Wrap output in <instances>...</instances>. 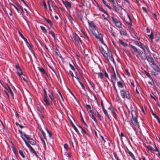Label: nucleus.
I'll return each instance as SVG.
<instances>
[{
    "instance_id": "9b49d317",
    "label": "nucleus",
    "mask_w": 160,
    "mask_h": 160,
    "mask_svg": "<svg viewBox=\"0 0 160 160\" xmlns=\"http://www.w3.org/2000/svg\"><path fill=\"white\" fill-rule=\"evenodd\" d=\"M43 91H44V99H43L44 101V102L46 103V104L47 105H49L50 104V103L49 102L48 100V96H47V94L46 91L45 89H43Z\"/></svg>"
},
{
    "instance_id": "052dcab7",
    "label": "nucleus",
    "mask_w": 160,
    "mask_h": 160,
    "mask_svg": "<svg viewBox=\"0 0 160 160\" xmlns=\"http://www.w3.org/2000/svg\"><path fill=\"white\" fill-rule=\"evenodd\" d=\"M104 75L107 78H108V74L106 72H105L104 73Z\"/></svg>"
},
{
    "instance_id": "3c124183",
    "label": "nucleus",
    "mask_w": 160,
    "mask_h": 160,
    "mask_svg": "<svg viewBox=\"0 0 160 160\" xmlns=\"http://www.w3.org/2000/svg\"><path fill=\"white\" fill-rule=\"evenodd\" d=\"M91 87L92 88H94V84L92 82H89Z\"/></svg>"
},
{
    "instance_id": "a878e982",
    "label": "nucleus",
    "mask_w": 160,
    "mask_h": 160,
    "mask_svg": "<svg viewBox=\"0 0 160 160\" xmlns=\"http://www.w3.org/2000/svg\"><path fill=\"white\" fill-rule=\"evenodd\" d=\"M128 21L127 22V23L129 25H131V24H132V20H131V18L130 16L128 15Z\"/></svg>"
},
{
    "instance_id": "37998d69",
    "label": "nucleus",
    "mask_w": 160,
    "mask_h": 160,
    "mask_svg": "<svg viewBox=\"0 0 160 160\" xmlns=\"http://www.w3.org/2000/svg\"><path fill=\"white\" fill-rule=\"evenodd\" d=\"M113 85L114 86V90H115V91H116V93L118 94V90L117 89L115 86V82H113Z\"/></svg>"
},
{
    "instance_id": "f257e3e1",
    "label": "nucleus",
    "mask_w": 160,
    "mask_h": 160,
    "mask_svg": "<svg viewBox=\"0 0 160 160\" xmlns=\"http://www.w3.org/2000/svg\"><path fill=\"white\" fill-rule=\"evenodd\" d=\"M88 24L93 34L96 38L99 39L102 43L103 42L102 36L101 33H99L97 30V28L92 21L88 22Z\"/></svg>"
},
{
    "instance_id": "6e6552de",
    "label": "nucleus",
    "mask_w": 160,
    "mask_h": 160,
    "mask_svg": "<svg viewBox=\"0 0 160 160\" xmlns=\"http://www.w3.org/2000/svg\"><path fill=\"white\" fill-rule=\"evenodd\" d=\"M48 91L49 93L48 94V96L51 100V103H53L55 104L56 101L53 97L52 91L50 90H49Z\"/></svg>"
},
{
    "instance_id": "2eb2a0df",
    "label": "nucleus",
    "mask_w": 160,
    "mask_h": 160,
    "mask_svg": "<svg viewBox=\"0 0 160 160\" xmlns=\"http://www.w3.org/2000/svg\"><path fill=\"white\" fill-rule=\"evenodd\" d=\"M151 66L153 69L158 72L157 74H158V73L160 72V68L155 63H154V64H153Z\"/></svg>"
},
{
    "instance_id": "338daca9",
    "label": "nucleus",
    "mask_w": 160,
    "mask_h": 160,
    "mask_svg": "<svg viewBox=\"0 0 160 160\" xmlns=\"http://www.w3.org/2000/svg\"><path fill=\"white\" fill-rule=\"evenodd\" d=\"M40 130L41 132H42V134L44 136L45 135V133L43 131V130L41 128L40 129Z\"/></svg>"
},
{
    "instance_id": "5701e85b",
    "label": "nucleus",
    "mask_w": 160,
    "mask_h": 160,
    "mask_svg": "<svg viewBox=\"0 0 160 160\" xmlns=\"http://www.w3.org/2000/svg\"><path fill=\"white\" fill-rule=\"evenodd\" d=\"M98 9L100 10V11H101L103 12L104 13L108 15V13H107L105 10H104L100 6L98 5Z\"/></svg>"
},
{
    "instance_id": "4468645a",
    "label": "nucleus",
    "mask_w": 160,
    "mask_h": 160,
    "mask_svg": "<svg viewBox=\"0 0 160 160\" xmlns=\"http://www.w3.org/2000/svg\"><path fill=\"white\" fill-rule=\"evenodd\" d=\"M62 2L67 9H69L71 8V4L70 2L67 1H64L63 0L62 1Z\"/></svg>"
},
{
    "instance_id": "de8ad7c7",
    "label": "nucleus",
    "mask_w": 160,
    "mask_h": 160,
    "mask_svg": "<svg viewBox=\"0 0 160 160\" xmlns=\"http://www.w3.org/2000/svg\"><path fill=\"white\" fill-rule=\"evenodd\" d=\"M19 33L20 34V35L21 36V38H23L25 41H26L27 42V41L26 39L23 36V35H22V34L20 32H19Z\"/></svg>"
},
{
    "instance_id": "dca6fc26",
    "label": "nucleus",
    "mask_w": 160,
    "mask_h": 160,
    "mask_svg": "<svg viewBox=\"0 0 160 160\" xmlns=\"http://www.w3.org/2000/svg\"><path fill=\"white\" fill-rule=\"evenodd\" d=\"M73 38L74 39L77 41L79 44L80 43H81V40L79 37L78 35L76 34H75L73 35Z\"/></svg>"
},
{
    "instance_id": "f704fd0d",
    "label": "nucleus",
    "mask_w": 160,
    "mask_h": 160,
    "mask_svg": "<svg viewBox=\"0 0 160 160\" xmlns=\"http://www.w3.org/2000/svg\"><path fill=\"white\" fill-rule=\"evenodd\" d=\"M145 73L147 75V76L149 78L151 79L153 81V80L150 74L148 72L145 71Z\"/></svg>"
},
{
    "instance_id": "bf43d9fd",
    "label": "nucleus",
    "mask_w": 160,
    "mask_h": 160,
    "mask_svg": "<svg viewBox=\"0 0 160 160\" xmlns=\"http://www.w3.org/2000/svg\"><path fill=\"white\" fill-rule=\"evenodd\" d=\"M43 5L44 6V7L45 8V9H47L46 4L44 1L43 2Z\"/></svg>"
},
{
    "instance_id": "a18cd8bd",
    "label": "nucleus",
    "mask_w": 160,
    "mask_h": 160,
    "mask_svg": "<svg viewBox=\"0 0 160 160\" xmlns=\"http://www.w3.org/2000/svg\"><path fill=\"white\" fill-rule=\"evenodd\" d=\"M152 114L154 116V117L157 119L158 120H159V119L158 118V117L155 114L153 111L152 112Z\"/></svg>"
},
{
    "instance_id": "7ed1b4c3",
    "label": "nucleus",
    "mask_w": 160,
    "mask_h": 160,
    "mask_svg": "<svg viewBox=\"0 0 160 160\" xmlns=\"http://www.w3.org/2000/svg\"><path fill=\"white\" fill-rule=\"evenodd\" d=\"M100 50L103 55L105 58H106L108 60H109L112 62H114V59L112 54L111 52L108 50L107 47L105 49L101 48Z\"/></svg>"
},
{
    "instance_id": "4d7b16f0",
    "label": "nucleus",
    "mask_w": 160,
    "mask_h": 160,
    "mask_svg": "<svg viewBox=\"0 0 160 160\" xmlns=\"http://www.w3.org/2000/svg\"><path fill=\"white\" fill-rule=\"evenodd\" d=\"M15 68L17 69H19V70H20V67L19 66L18 64V65H16V66H15Z\"/></svg>"
},
{
    "instance_id": "e433bc0d",
    "label": "nucleus",
    "mask_w": 160,
    "mask_h": 160,
    "mask_svg": "<svg viewBox=\"0 0 160 160\" xmlns=\"http://www.w3.org/2000/svg\"><path fill=\"white\" fill-rule=\"evenodd\" d=\"M100 139L102 141V142H101L102 144H103L105 142V141L104 139V138H103V137L102 136H100Z\"/></svg>"
},
{
    "instance_id": "e2e57ef3",
    "label": "nucleus",
    "mask_w": 160,
    "mask_h": 160,
    "mask_svg": "<svg viewBox=\"0 0 160 160\" xmlns=\"http://www.w3.org/2000/svg\"><path fill=\"white\" fill-rule=\"evenodd\" d=\"M108 1L109 2H112V5L115 3L113 0H108Z\"/></svg>"
},
{
    "instance_id": "9d476101",
    "label": "nucleus",
    "mask_w": 160,
    "mask_h": 160,
    "mask_svg": "<svg viewBox=\"0 0 160 160\" xmlns=\"http://www.w3.org/2000/svg\"><path fill=\"white\" fill-rule=\"evenodd\" d=\"M22 139L24 141L27 146L30 149L31 152H33L36 157H37V154L34 150L32 148L31 145L28 143V142H27L24 138H22Z\"/></svg>"
},
{
    "instance_id": "680f3d73",
    "label": "nucleus",
    "mask_w": 160,
    "mask_h": 160,
    "mask_svg": "<svg viewBox=\"0 0 160 160\" xmlns=\"http://www.w3.org/2000/svg\"><path fill=\"white\" fill-rule=\"evenodd\" d=\"M89 113L90 115H91L92 114V110L91 109L89 110Z\"/></svg>"
},
{
    "instance_id": "09e8293b",
    "label": "nucleus",
    "mask_w": 160,
    "mask_h": 160,
    "mask_svg": "<svg viewBox=\"0 0 160 160\" xmlns=\"http://www.w3.org/2000/svg\"><path fill=\"white\" fill-rule=\"evenodd\" d=\"M141 43V42L138 41H136L135 42V44L138 46H139V44H140Z\"/></svg>"
},
{
    "instance_id": "603ef678",
    "label": "nucleus",
    "mask_w": 160,
    "mask_h": 160,
    "mask_svg": "<svg viewBox=\"0 0 160 160\" xmlns=\"http://www.w3.org/2000/svg\"><path fill=\"white\" fill-rule=\"evenodd\" d=\"M69 74L71 75V76H72V78H73L74 77V75H73V72H72V71H69Z\"/></svg>"
},
{
    "instance_id": "58836bf2",
    "label": "nucleus",
    "mask_w": 160,
    "mask_h": 160,
    "mask_svg": "<svg viewBox=\"0 0 160 160\" xmlns=\"http://www.w3.org/2000/svg\"><path fill=\"white\" fill-rule=\"evenodd\" d=\"M49 33L50 34H51L52 36L54 38V39L55 38V35L54 33V32H52V31H49Z\"/></svg>"
},
{
    "instance_id": "6ab92c4d",
    "label": "nucleus",
    "mask_w": 160,
    "mask_h": 160,
    "mask_svg": "<svg viewBox=\"0 0 160 160\" xmlns=\"http://www.w3.org/2000/svg\"><path fill=\"white\" fill-rule=\"evenodd\" d=\"M127 152L128 155L131 157L132 159H135L134 156L131 152L128 149Z\"/></svg>"
},
{
    "instance_id": "a211bd4d",
    "label": "nucleus",
    "mask_w": 160,
    "mask_h": 160,
    "mask_svg": "<svg viewBox=\"0 0 160 160\" xmlns=\"http://www.w3.org/2000/svg\"><path fill=\"white\" fill-rule=\"evenodd\" d=\"M117 85L119 88H122L124 86H125V84L123 81H118L117 82Z\"/></svg>"
},
{
    "instance_id": "2f4dec72",
    "label": "nucleus",
    "mask_w": 160,
    "mask_h": 160,
    "mask_svg": "<svg viewBox=\"0 0 160 160\" xmlns=\"http://www.w3.org/2000/svg\"><path fill=\"white\" fill-rule=\"evenodd\" d=\"M45 20L50 25L52 26V22L49 19H47L46 18H45Z\"/></svg>"
},
{
    "instance_id": "ddd939ff",
    "label": "nucleus",
    "mask_w": 160,
    "mask_h": 160,
    "mask_svg": "<svg viewBox=\"0 0 160 160\" xmlns=\"http://www.w3.org/2000/svg\"><path fill=\"white\" fill-rule=\"evenodd\" d=\"M112 6L115 11L118 12H119L120 9L121 8V6L120 5H119L118 4H116L115 3L112 5Z\"/></svg>"
},
{
    "instance_id": "13d9d810",
    "label": "nucleus",
    "mask_w": 160,
    "mask_h": 160,
    "mask_svg": "<svg viewBox=\"0 0 160 160\" xmlns=\"http://www.w3.org/2000/svg\"><path fill=\"white\" fill-rule=\"evenodd\" d=\"M80 84V85H81L82 88L84 89V90H85V88H84V85H83V84L81 82L79 83Z\"/></svg>"
},
{
    "instance_id": "7c9ffc66",
    "label": "nucleus",
    "mask_w": 160,
    "mask_h": 160,
    "mask_svg": "<svg viewBox=\"0 0 160 160\" xmlns=\"http://www.w3.org/2000/svg\"><path fill=\"white\" fill-rule=\"evenodd\" d=\"M72 127L74 128V129L75 130V131L78 134H80L78 130V129L73 124L72 125Z\"/></svg>"
},
{
    "instance_id": "c03bdc74",
    "label": "nucleus",
    "mask_w": 160,
    "mask_h": 160,
    "mask_svg": "<svg viewBox=\"0 0 160 160\" xmlns=\"http://www.w3.org/2000/svg\"><path fill=\"white\" fill-rule=\"evenodd\" d=\"M80 128H81V129L82 130V132L84 134H87V133L83 129V128H82L81 127H79Z\"/></svg>"
},
{
    "instance_id": "473e14b6",
    "label": "nucleus",
    "mask_w": 160,
    "mask_h": 160,
    "mask_svg": "<svg viewBox=\"0 0 160 160\" xmlns=\"http://www.w3.org/2000/svg\"><path fill=\"white\" fill-rule=\"evenodd\" d=\"M146 147L148 150L151 151H153V148L152 146L150 145H147Z\"/></svg>"
},
{
    "instance_id": "79ce46f5",
    "label": "nucleus",
    "mask_w": 160,
    "mask_h": 160,
    "mask_svg": "<svg viewBox=\"0 0 160 160\" xmlns=\"http://www.w3.org/2000/svg\"><path fill=\"white\" fill-rule=\"evenodd\" d=\"M90 116V117H91L95 122H97V120L96 118L92 114Z\"/></svg>"
},
{
    "instance_id": "8fccbe9b",
    "label": "nucleus",
    "mask_w": 160,
    "mask_h": 160,
    "mask_svg": "<svg viewBox=\"0 0 160 160\" xmlns=\"http://www.w3.org/2000/svg\"><path fill=\"white\" fill-rule=\"evenodd\" d=\"M113 154H114V156L115 158L116 159H117V160H118V157L117 155L116 154V153L115 152H114Z\"/></svg>"
},
{
    "instance_id": "49530a36",
    "label": "nucleus",
    "mask_w": 160,
    "mask_h": 160,
    "mask_svg": "<svg viewBox=\"0 0 160 160\" xmlns=\"http://www.w3.org/2000/svg\"><path fill=\"white\" fill-rule=\"evenodd\" d=\"M69 65L72 70H74V71L75 70V68L71 64L69 63Z\"/></svg>"
},
{
    "instance_id": "39448f33",
    "label": "nucleus",
    "mask_w": 160,
    "mask_h": 160,
    "mask_svg": "<svg viewBox=\"0 0 160 160\" xmlns=\"http://www.w3.org/2000/svg\"><path fill=\"white\" fill-rule=\"evenodd\" d=\"M130 47V49L131 51L133 52H135L138 53L139 55L142 53V52L140 50H138L136 47L133 46L131 44L129 45Z\"/></svg>"
},
{
    "instance_id": "864d4df0",
    "label": "nucleus",
    "mask_w": 160,
    "mask_h": 160,
    "mask_svg": "<svg viewBox=\"0 0 160 160\" xmlns=\"http://www.w3.org/2000/svg\"><path fill=\"white\" fill-rule=\"evenodd\" d=\"M64 148L67 150H68V145L67 144L65 143L64 145Z\"/></svg>"
},
{
    "instance_id": "393cba45",
    "label": "nucleus",
    "mask_w": 160,
    "mask_h": 160,
    "mask_svg": "<svg viewBox=\"0 0 160 160\" xmlns=\"http://www.w3.org/2000/svg\"><path fill=\"white\" fill-rule=\"evenodd\" d=\"M103 111L105 115H106L107 117H108V119L110 120V117H109V115H108L107 110H105V109H103Z\"/></svg>"
},
{
    "instance_id": "0eeeda50",
    "label": "nucleus",
    "mask_w": 160,
    "mask_h": 160,
    "mask_svg": "<svg viewBox=\"0 0 160 160\" xmlns=\"http://www.w3.org/2000/svg\"><path fill=\"white\" fill-rule=\"evenodd\" d=\"M111 18L116 26L119 28L121 27L122 23L118 20L117 18H114L113 17H112Z\"/></svg>"
},
{
    "instance_id": "69168bd1",
    "label": "nucleus",
    "mask_w": 160,
    "mask_h": 160,
    "mask_svg": "<svg viewBox=\"0 0 160 160\" xmlns=\"http://www.w3.org/2000/svg\"><path fill=\"white\" fill-rule=\"evenodd\" d=\"M125 71L127 73V74L128 75V76H129L130 75V74H129V73L128 71V70H125Z\"/></svg>"
},
{
    "instance_id": "ea45409f",
    "label": "nucleus",
    "mask_w": 160,
    "mask_h": 160,
    "mask_svg": "<svg viewBox=\"0 0 160 160\" xmlns=\"http://www.w3.org/2000/svg\"><path fill=\"white\" fill-rule=\"evenodd\" d=\"M98 77L101 78H103L104 76L103 74L101 72H99L98 73Z\"/></svg>"
},
{
    "instance_id": "c85d7f7f",
    "label": "nucleus",
    "mask_w": 160,
    "mask_h": 160,
    "mask_svg": "<svg viewBox=\"0 0 160 160\" xmlns=\"http://www.w3.org/2000/svg\"><path fill=\"white\" fill-rule=\"evenodd\" d=\"M120 33L121 35L126 36L127 34L125 30H123L120 31Z\"/></svg>"
},
{
    "instance_id": "6e6d98bb",
    "label": "nucleus",
    "mask_w": 160,
    "mask_h": 160,
    "mask_svg": "<svg viewBox=\"0 0 160 160\" xmlns=\"http://www.w3.org/2000/svg\"><path fill=\"white\" fill-rule=\"evenodd\" d=\"M144 46V45L143 44L142 42L140 44H139L138 46H139L141 48H142Z\"/></svg>"
},
{
    "instance_id": "423d86ee",
    "label": "nucleus",
    "mask_w": 160,
    "mask_h": 160,
    "mask_svg": "<svg viewBox=\"0 0 160 160\" xmlns=\"http://www.w3.org/2000/svg\"><path fill=\"white\" fill-rule=\"evenodd\" d=\"M23 135L26 138L28 141V142L30 143L31 144L35 145L36 144V142L32 138H31L30 136L26 135L25 134H24Z\"/></svg>"
},
{
    "instance_id": "c756f323",
    "label": "nucleus",
    "mask_w": 160,
    "mask_h": 160,
    "mask_svg": "<svg viewBox=\"0 0 160 160\" xmlns=\"http://www.w3.org/2000/svg\"><path fill=\"white\" fill-rule=\"evenodd\" d=\"M7 86H8V89L9 90L11 96L13 98L14 95H13V92H12V90H11V89L10 88V87L8 85Z\"/></svg>"
},
{
    "instance_id": "f3484780",
    "label": "nucleus",
    "mask_w": 160,
    "mask_h": 160,
    "mask_svg": "<svg viewBox=\"0 0 160 160\" xmlns=\"http://www.w3.org/2000/svg\"><path fill=\"white\" fill-rule=\"evenodd\" d=\"M148 61L149 62L151 66H152L153 64L155 63V62L153 58L151 57H148L146 58Z\"/></svg>"
},
{
    "instance_id": "c9c22d12",
    "label": "nucleus",
    "mask_w": 160,
    "mask_h": 160,
    "mask_svg": "<svg viewBox=\"0 0 160 160\" xmlns=\"http://www.w3.org/2000/svg\"><path fill=\"white\" fill-rule=\"evenodd\" d=\"M102 3L105 5L107 7H108L109 9H112L104 1V0H102Z\"/></svg>"
},
{
    "instance_id": "1a4fd4ad",
    "label": "nucleus",
    "mask_w": 160,
    "mask_h": 160,
    "mask_svg": "<svg viewBox=\"0 0 160 160\" xmlns=\"http://www.w3.org/2000/svg\"><path fill=\"white\" fill-rule=\"evenodd\" d=\"M113 74L112 75L111 79L112 81L113 82H115L116 80H117V76L118 77L120 78V76L118 72H116V74L115 73V71L113 69Z\"/></svg>"
},
{
    "instance_id": "b1692460",
    "label": "nucleus",
    "mask_w": 160,
    "mask_h": 160,
    "mask_svg": "<svg viewBox=\"0 0 160 160\" xmlns=\"http://www.w3.org/2000/svg\"><path fill=\"white\" fill-rule=\"evenodd\" d=\"M39 71L42 73V74H45L46 72L43 68L42 67H38Z\"/></svg>"
},
{
    "instance_id": "0e129e2a",
    "label": "nucleus",
    "mask_w": 160,
    "mask_h": 160,
    "mask_svg": "<svg viewBox=\"0 0 160 160\" xmlns=\"http://www.w3.org/2000/svg\"><path fill=\"white\" fill-rule=\"evenodd\" d=\"M48 7H49V10L51 11H52V10L51 9V7H50V4H49V2H48Z\"/></svg>"
},
{
    "instance_id": "cd10ccee",
    "label": "nucleus",
    "mask_w": 160,
    "mask_h": 160,
    "mask_svg": "<svg viewBox=\"0 0 160 160\" xmlns=\"http://www.w3.org/2000/svg\"><path fill=\"white\" fill-rule=\"evenodd\" d=\"M40 28L44 33L46 34L47 33V30L43 26H40Z\"/></svg>"
},
{
    "instance_id": "4c0bfd02",
    "label": "nucleus",
    "mask_w": 160,
    "mask_h": 160,
    "mask_svg": "<svg viewBox=\"0 0 160 160\" xmlns=\"http://www.w3.org/2000/svg\"><path fill=\"white\" fill-rule=\"evenodd\" d=\"M142 49L143 50L145 53H146L147 52H148V49L145 46V45Z\"/></svg>"
},
{
    "instance_id": "f8f14e48",
    "label": "nucleus",
    "mask_w": 160,
    "mask_h": 160,
    "mask_svg": "<svg viewBox=\"0 0 160 160\" xmlns=\"http://www.w3.org/2000/svg\"><path fill=\"white\" fill-rule=\"evenodd\" d=\"M108 109L111 111V112L114 117V118L116 119L117 118V115L116 113V110L113 108L112 107H110L108 108Z\"/></svg>"
},
{
    "instance_id": "774afa93",
    "label": "nucleus",
    "mask_w": 160,
    "mask_h": 160,
    "mask_svg": "<svg viewBox=\"0 0 160 160\" xmlns=\"http://www.w3.org/2000/svg\"><path fill=\"white\" fill-rule=\"evenodd\" d=\"M87 107L89 109H91V107L90 105H86Z\"/></svg>"
},
{
    "instance_id": "a19ab883",
    "label": "nucleus",
    "mask_w": 160,
    "mask_h": 160,
    "mask_svg": "<svg viewBox=\"0 0 160 160\" xmlns=\"http://www.w3.org/2000/svg\"><path fill=\"white\" fill-rule=\"evenodd\" d=\"M153 151L158 152V149L156 147V145L155 144L154 145V148H153Z\"/></svg>"
},
{
    "instance_id": "5fc2aeb1",
    "label": "nucleus",
    "mask_w": 160,
    "mask_h": 160,
    "mask_svg": "<svg viewBox=\"0 0 160 160\" xmlns=\"http://www.w3.org/2000/svg\"><path fill=\"white\" fill-rule=\"evenodd\" d=\"M97 116L98 117L99 119L100 120H101V115L98 112H97Z\"/></svg>"
},
{
    "instance_id": "f03ea898",
    "label": "nucleus",
    "mask_w": 160,
    "mask_h": 160,
    "mask_svg": "<svg viewBox=\"0 0 160 160\" xmlns=\"http://www.w3.org/2000/svg\"><path fill=\"white\" fill-rule=\"evenodd\" d=\"M132 118L131 119V125L135 130H138L139 127L138 124L137 119V116L136 112L135 111H132L131 112Z\"/></svg>"
},
{
    "instance_id": "412c9836",
    "label": "nucleus",
    "mask_w": 160,
    "mask_h": 160,
    "mask_svg": "<svg viewBox=\"0 0 160 160\" xmlns=\"http://www.w3.org/2000/svg\"><path fill=\"white\" fill-rule=\"evenodd\" d=\"M5 12L6 13L7 15L9 14L11 16L12 14V11L11 9L9 8H8L7 10H6Z\"/></svg>"
},
{
    "instance_id": "20e7f679",
    "label": "nucleus",
    "mask_w": 160,
    "mask_h": 160,
    "mask_svg": "<svg viewBox=\"0 0 160 160\" xmlns=\"http://www.w3.org/2000/svg\"><path fill=\"white\" fill-rule=\"evenodd\" d=\"M120 93L122 97L123 98H126L128 99H129L130 98L129 92L126 88L120 90Z\"/></svg>"
},
{
    "instance_id": "4be33fe9",
    "label": "nucleus",
    "mask_w": 160,
    "mask_h": 160,
    "mask_svg": "<svg viewBox=\"0 0 160 160\" xmlns=\"http://www.w3.org/2000/svg\"><path fill=\"white\" fill-rule=\"evenodd\" d=\"M100 70L99 68L98 67H96L93 68V71L94 72V73L96 74H98V71Z\"/></svg>"
},
{
    "instance_id": "72a5a7b5",
    "label": "nucleus",
    "mask_w": 160,
    "mask_h": 160,
    "mask_svg": "<svg viewBox=\"0 0 160 160\" xmlns=\"http://www.w3.org/2000/svg\"><path fill=\"white\" fill-rule=\"evenodd\" d=\"M19 152L20 154L23 157V158H25V156L24 154L23 151L22 150H20L19 151Z\"/></svg>"
},
{
    "instance_id": "aec40b11",
    "label": "nucleus",
    "mask_w": 160,
    "mask_h": 160,
    "mask_svg": "<svg viewBox=\"0 0 160 160\" xmlns=\"http://www.w3.org/2000/svg\"><path fill=\"white\" fill-rule=\"evenodd\" d=\"M118 42L124 47L127 46V44L124 42L122 40L119 39L118 40Z\"/></svg>"
},
{
    "instance_id": "bb28decb",
    "label": "nucleus",
    "mask_w": 160,
    "mask_h": 160,
    "mask_svg": "<svg viewBox=\"0 0 160 160\" xmlns=\"http://www.w3.org/2000/svg\"><path fill=\"white\" fill-rule=\"evenodd\" d=\"M18 70V71H17V73L21 78H22L21 76L23 75L22 71L21 68L20 70Z\"/></svg>"
}]
</instances>
